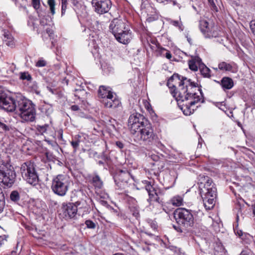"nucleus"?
<instances>
[{"label": "nucleus", "mask_w": 255, "mask_h": 255, "mask_svg": "<svg viewBox=\"0 0 255 255\" xmlns=\"http://www.w3.org/2000/svg\"><path fill=\"white\" fill-rule=\"evenodd\" d=\"M198 184L205 208L206 210L213 209L217 197V189L214 183L209 177L200 175Z\"/></svg>", "instance_id": "obj_1"}, {"label": "nucleus", "mask_w": 255, "mask_h": 255, "mask_svg": "<svg viewBox=\"0 0 255 255\" xmlns=\"http://www.w3.org/2000/svg\"><path fill=\"white\" fill-rule=\"evenodd\" d=\"M16 97L17 99L14 100L12 97H4V98L1 97V103L2 104L1 108L7 112L16 111L21 113L34 108L31 102L24 97Z\"/></svg>", "instance_id": "obj_2"}, {"label": "nucleus", "mask_w": 255, "mask_h": 255, "mask_svg": "<svg viewBox=\"0 0 255 255\" xmlns=\"http://www.w3.org/2000/svg\"><path fill=\"white\" fill-rule=\"evenodd\" d=\"M174 216L176 223L179 226L178 227L174 226V228L179 232H183L194 225L193 216L187 209L182 208L177 209L174 212Z\"/></svg>", "instance_id": "obj_3"}, {"label": "nucleus", "mask_w": 255, "mask_h": 255, "mask_svg": "<svg viewBox=\"0 0 255 255\" xmlns=\"http://www.w3.org/2000/svg\"><path fill=\"white\" fill-rule=\"evenodd\" d=\"M187 78L174 73L167 81V86L170 90L171 94L173 96H182L187 92V88H185V84H188Z\"/></svg>", "instance_id": "obj_4"}, {"label": "nucleus", "mask_w": 255, "mask_h": 255, "mask_svg": "<svg viewBox=\"0 0 255 255\" xmlns=\"http://www.w3.org/2000/svg\"><path fill=\"white\" fill-rule=\"evenodd\" d=\"M70 183L71 180L68 175L58 174L53 178L51 188L55 194L60 196H64L69 189Z\"/></svg>", "instance_id": "obj_5"}, {"label": "nucleus", "mask_w": 255, "mask_h": 255, "mask_svg": "<svg viewBox=\"0 0 255 255\" xmlns=\"http://www.w3.org/2000/svg\"><path fill=\"white\" fill-rule=\"evenodd\" d=\"M33 162L27 161L20 167V173L23 179L28 184L35 186L38 184L39 177Z\"/></svg>", "instance_id": "obj_6"}, {"label": "nucleus", "mask_w": 255, "mask_h": 255, "mask_svg": "<svg viewBox=\"0 0 255 255\" xmlns=\"http://www.w3.org/2000/svg\"><path fill=\"white\" fill-rule=\"evenodd\" d=\"M135 140L138 142H142L145 144H151L156 140V136L148 122L142 126L136 132Z\"/></svg>", "instance_id": "obj_7"}, {"label": "nucleus", "mask_w": 255, "mask_h": 255, "mask_svg": "<svg viewBox=\"0 0 255 255\" xmlns=\"http://www.w3.org/2000/svg\"><path fill=\"white\" fill-rule=\"evenodd\" d=\"M178 105L182 111L183 114L186 116L190 115L192 114L193 109H191L192 106L201 101L204 103V97H175Z\"/></svg>", "instance_id": "obj_8"}, {"label": "nucleus", "mask_w": 255, "mask_h": 255, "mask_svg": "<svg viewBox=\"0 0 255 255\" xmlns=\"http://www.w3.org/2000/svg\"><path fill=\"white\" fill-rule=\"evenodd\" d=\"M143 183L145 184V189L148 194L149 198L147 199V202L149 206H160L161 201L159 197L160 189L156 187L153 182L144 180Z\"/></svg>", "instance_id": "obj_9"}, {"label": "nucleus", "mask_w": 255, "mask_h": 255, "mask_svg": "<svg viewBox=\"0 0 255 255\" xmlns=\"http://www.w3.org/2000/svg\"><path fill=\"white\" fill-rule=\"evenodd\" d=\"M2 182L7 187H11L15 182L16 173L12 166L6 163L1 166Z\"/></svg>", "instance_id": "obj_10"}, {"label": "nucleus", "mask_w": 255, "mask_h": 255, "mask_svg": "<svg viewBox=\"0 0 255 255\" xmlns=\"http://www.w3.org/2000/svg\"><path fill=\"white\" fill-rule=\"evenodd\" d=\"M147 123L144 117L141 114L135 113L131 114L128 119V126L131 133L136 134L140 128Z\"/></svg>", "instance_id": "obj_11"}, {"label": "nucleus", "mask_w": 255, "mask_h": 255, "mask_svg": "<svg viewBox=\"0 0 255 255\" xmlns=\"http://www.w3.org/2000/svg\"><path fill=\"white\" fill-rule=\"evenodd\" d=\"M199 27L202 33L206 38L217 37L219 35L217 27L209 24L205 19H202L199 22Z\"/></svg>", "instance_id": "obj_12"}, {"label": "nucleus", "mask_w": 255, "mask_h": 255, "mask_svg": "<svg viewBox=\"0 0 255 255\" xmlns=\"http://www.w3.org/2000/svg\"><path fill=\"white\" fill-rule=\"evenodd\" d=\"M114 179L117 186L120 189H125L128 187V183L131 180V175L128 170H121L117 173Z\"/></svg>", "instance_id": "obj_13"}, {"label": "nucleus", "mask_w": 255, "mask_h": 255, "mask_svg": "<svg viewBox=\"0 0 255 255\" xmlns=\"http://www.w3.org/2000/svg\"><path fill=\"white\" fill-rule=\"evenodd\" d=\"M92 4L95 11L99 14L108 12L112 6L110 0H92Z\"/></svg>", "instance_id": "obj_14"}, {"label": "nucleus", "mask_w": 255, "mask_h": 255, "mask_svg": "<svg viewBox=\"0 0 255 255\" xmlns=\"http://www.w3.org/2000/svg\"><path fill=\"white\" fill-rule=\"evenodd\" d=\"M109 27L114 36L123 32L128 28V25L124 21L119 19H114L111 22Z\"/></svg>", "instance_id": "obj_15"}, {"label": "nucleus", "mask_w": 255, "mask_h": 255, "mask_svg": "<svg viewBox=\"0 0 255 255\" xmlns=\"http://www.w3.org/2000/svg\"><path fill=\"white\" fill-rule=\"evenodd\" d=\"M78 208L73 203H69L67 204H63L62 212L64 217L66 219L74 218L77 215Z\"/></svg>", "instance_id": "obj_16"}, {"label": "nucleus", "mask_w": 255, "mask_h": 255, "mask_svg": "<svg viewBox=\"0 0 255 255\" xmlns=\"http://www.w3.org/2000/svg\"><path fill=\"white\" fill-rule=\"evenodd\" d=\"M189 81L188 84L186 83L185 88H187V91L184 95L182 96H196L198 93L197 91L200 92V94L202 96L203 93L201 89L198 87V84L191 81V79H187Z\"/></svg>", "instance_id": "obj_17"}, {"label": "nucleus", "mask_w": 255, "mask_h": 255, "mask_svg": "<svg viewBox=\"0 0 255 255\" xmlns=\"http://www.w3.org/2000/svg\"><path fill=\"white\" fill-rule=\"evenodd\" d=\"M116 39L121 43L126 44L128 43L132 38L131 32L128 29H126L123 32L115 36Z\"/></svg>", "instance_id": "obj_18"}, {"label": "nucleus", "mask_w": 255, "mask_h": 255, "mask_svg": "<svg viewBox=\"0 0 255 255\" xmlns=\"http://www.w3.org/2000/svg\"><path fill=\"white\" fill-rule=\"evenodd\" d=\"M101 97L102 102L106 107L116 108L121 104L119 99L117 97Z\"/></svg>", "instance_id": "obj_19"}, {"label": "nucleus", "mask_w": 255, "mask_h": 255, "mask_svg": "<svg viewBox=\"0 0 255 255\" xmlns=\"http://www.w3.org/2000/svg\"><path fill=\"white\" fill-rule=\"evenodd\" d=\"M20 118L26 122H33L35 118V108H32L27 111L19 113Z\"/></svg>", "instance_id": "obj_20"}, {"label": "nucleus", "mask_w": 255, "mask_h": 255, "mask_svg": "<svg viewBox=\"0 0 255 255\" xmlns=\"http://www.w3.org/2000/svg\"><path fill=\"white\" fill-rule=\"evenodd\" d=\"M3 44L10 47H13L15 45L14 39L11 34L8 31L3 30Z\"/></svg>", "instance_id": "obj_21"}, {"label": "nucleus", "mask_w": 255, "mask_h": 255, "mask_svg": "<svg viewBox=\"0 0 255 255\" xmlns=\"http://www.w3.org/2000/svg\"><path fill=\"white\" fill-rule=\"evenodd\" d=\"M98 93L100 96H113L114 93L112 91V89L110 87L101 86L98 90ZM114 94H116L114 93Z\"/></svg>", "instance_id": "obj_22"}, {"label": "nucleus", "mask_w": 255, "mask_h": 255, "mask_svg": "<svg viewBox=\"0 0 255 255\" xmlns=\"http://www.w3.org/2000/svg\"><path fill=\"white\" fill-rule=\"evenodd\" d=\"M221 85L223 88L230 89L233 86V81L229 77H224L221 80Z\"/></svg>", "instance_id": "obj_23"}, {"label": "nucleus", "mask_w": 255, "mask_h": 255, "mask_svg": "<svg viewBox=\"0 0 255 255\" xmlns=\"http://www.w3.org/2000/svg\"><path fill=\"white\" fill-rule=\"evenodd\" d=\"M171 203L175 206H180L183 205V198L179 195H176L172 197L170 200Z\"/></svg>", "instance_id": "obj_24"}, {"label": "nucleus", "mask_w": 255, "mask_h": 255, "mask_svg": "<svg viewBox=\"0 0 255 255\" xmlns=\"http://www.w3.org/2000/svg\"><path fill=\"white\" fill-rule=\"evenodd\" d=\"M92 183L95 188L101 189L103 186V182L98 175H96L93 177Z\"/></svg>", "instance_id": "obj_25"}, {"label": "nucleus", "mask_w": 255, "mask_h": 255, "mask_svg": "<svg viewBox=\"0 0 255 255\" xmlns=\"http://www.w3.org/2000/svg\"><path fill=\"white\" fill-rule=\"evenodd\" d=\"M218 68L221 70L231 71L233 69V66L229 63L225 62H222L219 64Z\"/></svg>", "instance_id": "obj_26"}, {"label": "nucleus", "mask_w": 255, "mask_h": 255, "mask_svg": "<svg viewBox=\"0 0 255 255\" xmlns=\"http://www.w3.org/2000/svg\"><path fill=\"white\" fill-rule=\"evenodd\" d=\"M200 72L203 76L205 77H210V70L205 65H203L200 67Z\"/></svg>", "instance_id": "obj_27"}, {"label": "nucleus", "mask_w": 255, "mask_h": 255, "mask_svg": "<svg viewBox=\"0 0 255 255\" xmlns=\"http://www.w3.org/2000/svg\"><path fill=\"white\" fill-rule=\"evenodd\" d=\"M142 103L143 105L144 108L149 112H153L151 106L149 103V99L147 97L146 99H142Z\"/></svg>", "instance_id": "obj_28"}, {"label": "nucleus", "mask_w": 255, "mask_h": 255, "mask_svg": "<svg viewBox=\"0 0 255 255\" xmlns=\"http://www.w3.org/2000/svg\"><path fill=\"white\" fill-rule=\"evenodd\" d=\"M36 128L38 131H39L41 134H43L47 132L49 128V126L47 124H45L43 126L37 125Z\"/></svg>", "instance_id": "obj_29"}, {"label": "nucleus", "mask_w": 255, "mask_h": 255, "mask_svg": "<svg viewBox=\"0 0 255 255\" xmlns=\"http://www.w3.org/2000/svg\"><path fill=\"white\" fill-rule=\"evenodd\" d=\"M10 200L13 202H16L20 199V196L18 192L17 191H13L10 195Z\"/></svg>", "instance_id": "obj_30"}, {"label": "nucleus", "mask_w": 255, "mask_h": 255, "mask_svg": "<svg viewBox=\"0 0 255 255\" xmlns=\"http://www.w3.org/2000/svg\"><path fill=\"white\" fill-rule=\"evenodd\" d=\"M48 4L49 6L50 10L51 13L52 15L54 14L55 12V0H48L47 1Z\"/></svg>", "instance_id": "obj_31"}, {"label": "nucleus", "mask_w": 255, "mask_h": 255, "mask_svg": "<svg viewBox=\"0 0 255 255\" xmlns=\"http://www.w3.org/2000/svg\"><path fill=\"white\" fill-rule=\"evenodd\" d=\"M49 18H50L48 16H44L41 17L40 21V25L43 26L48 25L50 22Z\"/></svg>", "instance_id": "obj_32"}, {"label": "nucleus", "mask_w": 255, "mask_h": 255, "mask_svg": "<svg viewBox=\"0 0 255 255\" xmlns=\"http://www.w3.org/2000/svg\"><path fill=\"white\" fill-rule=\"evenodd\" d=\"M160 49V51L162 54H163V55H165V56L168 59H170L172 57V55L171 53L168 51L166 50L165 48L162 47L159 48Z\"/></svg>", "instance_id": "obj_33"}, {"label": "nucleus", "mask_w": 255, "mask_h": 255, "mask_svg": "<svg viewBox=\"0 0 255 255\" xmlns=\"http://www.w3.org/2000/svg\"><path fill=\"white\" fill-rule=\"evenodd\" d=\"M189 67L192 71H196L198 70V66L194 60L189 61Z\"/></svg>", "instance_id": "obj_34"}, {"label": "nucleus", "mask_w": 255, "mask_h": 255, "mask_svg": "<svg viewBox=\"0 0 255 255\" xmlns=\"http://www.w3.org/2000/svg\"><path fill=\"white\" fill-rule=\"evenodd\" d=\"M85 225L89 229H95L96 227V224L91 220H86L85 221Z\"/></svg>", "instance_id": "obj_35"}, {"label": "nucleus", "mask_w": 255, "mask_h": 255, "mask_svg": "<svg viewBox=\"0 0 255 255\" xmlns=\"http://www.w3.org/2000/svg\"><path fill=\"white\" fill-rule=\"evenodd\" d=\"M20 78L22 80H27V81L31 80V76L26 72L21 73L20 75Z\"/></svg>", "instance_id": "obj_36"}, {"label": "nucleus", "mask_w": 255, "mask_h": 255, "mask_svg": "<svg viewBox=\"0 0 255 255\" xmlns=\"http://www.w3.org/2000/svg\"><path fill=\"white\" fill-rule=\"evenodd\" d=\"M214 104L217 107H218L219 109L221 110H224L223 107L225 106L226 103L225 101H222V102H214Z\"/></svg>", "instance_id": "obj_37"}, {"label": "nucleus", "mask_w": 255, "mask_h": 255, "mask_svg": "<svg viewBox=\"0 0 255 255\" xmlns=\"http://www.w3.org/2000/svg\"><path fill=\"white\" fill-rule=\"evenodd\" d=\"M32 5L35 9H38L40 6V0H32Z\"/></svg>", "instance_id": "obj_38"}, {"label": "nucleus", "mask_w": 255, "mask_h": 255, "mask_svg": "<svg viewBox=\"0 0 255 255\" xmlns=\"http://www.w3.org/2000/svg\"><path fill=\"white\" fill-rule=\"evenodd\" d=\"M62 4V14H63L67 8V0H61Z\"/></svg>", "instance_id": "obj_39"}, {"label": "nucleus", "mask_w": 255, "mask_h": 255, "mask_svg": "<svg viewBox=\"0 0 255 255\" xmlns=\"http://www.w3.org/2000/svg\"><path fill=\"white\" fill-rule=\"evenodd\" d=\"M45 65H46L45 61H44V60H42V59L39 60L36 64V66L37 67H44Z\"/></svg>", "instance_id": "obj_40"}, {"label": "nucleus", "mask_w": 255, "mask_h": 255, "mask_svg": "<svg viewBox=\"0 0 255 255\" xmlns=\"http://www.w3.org/2000/svg\"><path fill=\"white\" fill-rule=\"evenodd\" d=\"M209 1V2L210 3V5L212 7V8L216 11H218V8L216 6L214 1V0H208Z\"/></svg>", "instance_id": "obj_41"}, {"label": "nucleus", "mask_w": 255, "mask_h": 255, "mask_svg": "<svg viewBox=\"0 0 255 255\" xmlns=\"http://www.w3.org/2000/svg\"><path fill=\"white\" fill-rule=\"evenodd\" d=\"M1 128H2L5 131H9L10 129H11V128L1 123Z\"/></svg>", "instance_id": "obj_42"}, {"label": "nucleus", "mask_w": 255, "mask_h": 255, "mask_svg": "<svg viewBox=\"0 0 255 255\" xmlns=\"http://www.w3.org/2000/svg\"><path fill=\"white\" fill-rule=\"evenodd\" d=\"M71 144L73 147L74 148L75 150L77 149L79 145V141H72L71 142Z\"/></svg>", "instance_id": "obj_43"}, {"label": "nucleus", "mask_w": 255, "mask_h": 255, "mask_svg": "<svg viewBox=\"0 0 255 255\" xmlns=\"http://www.w3.org/2000/svg\"><path fill=\"white\" fill-rule=\"evenodd\" d=\"M234 231L235 234L239 237H241L242 236H243L244 233L242 231L238 229H235L234 230Z\"/></svg>", "instance_id": "obj_44"}, {"label": "nucleus", "mask_w": 255, "mask_h": 255, "mask_svg": "<svg viewBox=\"0 0 255 255\" xmlns=\"http://www.w3.org/2000/svg\"><path fill=\"white\" fill-rule=\"evenodd\" d=\"M116 145L120 149H122L124 147V145L123 143L121 141H118L116 142Z\"/></svg>", "instance_id": "obj_45"}, {"label": "nucleus", "mask_w": 255, "mask_h": 255, "mask_svg": "<svg viewBox=\"0 0 255 255\" xmlns=\"http://www.w3.org/2000/svg\"><path fill=\"white\" fill-rule=\"evenodd\" d=\"M250 26L253 33L255 35V21L252 22Z\"/></svg>", "instance_id": "obj_46"}, {"label": "nucleus", "mask_w": 255, "mask_h": 255, "mask_svg": "<svg viewBox=\"0 0 255 255\" xmlns=\"http://www.w3.org/2000/svg\"><path fill=\"white\" fill-rule=\"evenodd\" d=\"M151 158L154 161H158V159H159V156L158 155H155V154L151 155Z\"/></svg>", "instance_id": "obj_47"}, {"label": "nucleus", "mask_w": 255, "mask_h": 255, "mask_svg": "<svg viewBox=\"0 0 255 255\" xmlns=\"http://www.w3.org/2000/svg\"><path fill=\"white\" fill-rule=\"evenodd\" d=\"M47 33L48 34L49 36H51L53 34V30L49 27H47L46 29Z\"/></svg>", "instance_id": "obj_48"}, {"label": "nucleus", "mask_w": 255, "mask_h": 255, "mask_svg": "<svg viewBox=\"0 0 255 255\" xmlns=\"http://www.w3.org/2000/svg\"><path fill=\"white\" fill-rule=\"evenodd\" d=\"M71 109L72 111H77L79 110V107L77 105H73L71 106Z\"/></svg>", "instance_id": "obj_49"}, {"label": "nucleus", "mask_w": 255, "mask_h": 255, "mask_svg": "<svg viewBox=\"0 0 255 255\" xmlns=\"http://www.w3.org/2000/svg\"><path fill=\"white\" fill-rule=\"evenodd\" d=\"M151 227L154 230H155L157 228V225L156 224L152 222V223H151Z\"/></svg>", "instance_id": "obj_50"}, {"label": "nucleus", "mask_w": 255, "mask_h": 255, "mask_svg": "<svg viewBox=\"0 0 255 255\" xmlns=\"http://www.w3.org/2000/svg\"><path fill=\"white\" fill-rule=\"evenodd\" d=\"M155 0L159 3L168 2L169 1H170V0Z\"/></svg>", "instance_id": "obj_51"}, {"label": "nucleus", "mask_w": 255, "mask_h": 255, "mask_svg": "<svg viewBox=\"0 0 255 255\" xmlns=\"http://www.w3.org/2000/svg\"><path fill=\"white\" fill-rule=\"evenodd\" d=\"M239 255H250L247 251H243Z\"/></svg>", "instance_id": "obj_52"}, {"label": "nucleus", "mask_w": 255, "mask_h": 255, "mask_svg": "<svg viewBox=\"0 0 255 255\" xmlns=\"http://www.w3.org/2000/svg\"><path fill=\"white\" fill-rule=\"evenodd\" d=\"M172 24L174 26H178L179 25V22L178 21H173Z\"/></svg>", "instance_id": "obj_53"}, {"label": "nucleus", "mask_w": 255, "mask_h": 255, "mask_svg": "<svg viewBox=\"0 0 255 255\" xmlns=\"http://www.w3.org/2000/svg\"><path fill=\"white\" fill-rule=\"evenodd\" d=\"M253 213L255 216V203L252 205Z\"/></svg>", "instance_id": "obj_54"}, {"label": "nucleus", "mask_w": 255, "mask_h": 255, "mask_svg": "<svg viewBox=\"0 0 255 255\" xmlns=\"http://www.w3.org/2000/svg\"><path fill=\"white\" fill-rule=\"evenodd\" d=\"M58 133L60 134V138L62 139L63 138V134H62V130H60L58 131Z\"/></svg>", "instance_id": "obj_55"}, {"label": "nucleus", "mask_w": 255, "mask_h": 255, "mask_svg": "<svg viewBox=\"0 0 255 255\" xmlns=\"http://www.w3.org/2000/svg\"><path fill=\"white\" fill-rule=\"evenodd\" d=\"M8 238V235H3V236L2 237V241L3 240H5L6 241L7 240V238Z\"/></svg>", "instance_id": "obj_56"}, {"label": "nucleus", "mask_w": 255, "mask_h": 255, "mask_svg": "<svg viewBox=\"0 0 255 255\" xmlns=\"http://www.w3.org/2000/svg\"><path fill=\"white\" fill-rule=\"evenodd\" d=\"M252 101L254 102V105L255 106V97H253Z\"/></svg>", "instance_id": "obj_57"}, {"label": "nucleus", "mask_w": 255, "mask_h": 255, "mask_svg": "<svg viewBox=\"0 0 255 255\" xmlns=\"http://www.w3.org/2000/svg\"><path fill=\"white\" fill-rule=\"evenodd\" d=\"M68 80L67 79H64L63 80V82H65L67 85H68Z\"/></svg>", "instance_id": "obj_58"}, {"label": "nucleus", "mask_w": 255, "mask_h": 255, "mask_svg": "<svg viewBox=\"0 0 255 255\" xmlns=\"http://www.w3.org/2000/svg\"><path fill=\"white\" fill-rule=\"evenodd\" d=\"M113 255H124L122 253H116V254H114Z\"/></svg>", "instance_id": "obj_59"}, {"label": "nucleus", "mask_w": 255, "mask_h": 255, "mask_svg": "<svg viewBox=\"0 0 255 255\" xmlns=\"http://www.w3.org/2000/svg\"><path fill=\"white\" fill-rule=\"evenodd\" d=\"M88 201H89V202H92V199H90V198L88 199Z\"/></svg>", "instance_id": "obj_60"}, {"label": "nucleus", "mask_w": 255, "mask_h": 255, "mask_svg": "<svg viewBox=\"0 0 255 255\" xmlns=\"http://www.w3.org/2000/svg\"><path fill=\"white\" fill-rule=\"evenodd\" d=\"M215 70L217 71L218 70V68H214Z\"/></svg>", "instance_id": "obj_61"}, {"label": "nucleus", "mask_w": 255, "mask_h": 255, "mask_svg": "<svg viewBox=\"0 0 255 255\" xmlns=\"http://www.w3.org/2000/svg\"><path fill=\"white\" fill-rule=\"evenodd\" d=\"M188 41L189 42H190V39H188Z\"/></svg>", "instance_id": "obj_62"}]
</instances>
